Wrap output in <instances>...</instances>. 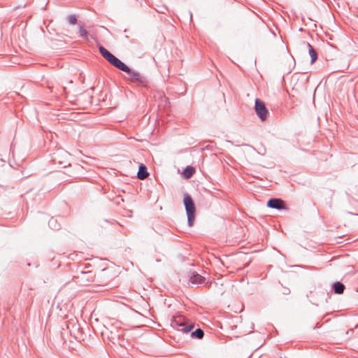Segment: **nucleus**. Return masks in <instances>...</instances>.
<instances>
[{
  "mask_svg": "<svg viewBox=\"0 0 358 358\" xmlns=\"http://www.w3.org/2000/svg\"><path fill=\"white\" fill-rule=\"evenodd\" d=\"M52 161L55 164H58L62 167H66L70 165L69 153L63 148H58L52 155Z\"/></svg>",
  "mask_w": 358,
  "mask_h": 358,
  "instance_id": "1",
  "label": "nucleus"
},
{
  "mask_svg": "<svg viewBox=\"0 0 358 358\" xmlns=\"http://www.w3.org/2000/svg\"><path fill=\"white\" fill-rule=\"evenodd\" d=\"M183 203L187 213L188 225L192 227L194 221L196 211L194 201L189 194H185Z\"/></svg>",
  "mask_w": 358,
  "mask_h": 358,
  "instance_id": "2",
  "label": "nucleus"
},
{
  "mask_svg": "<svg viewBox=\"0 0 358 358\" xmlns=\"http://www.w3.org/2000/svg\"><path fill=\"white\" fill-rule=\"evenodd\" d=\"M66 327L71 336L78 339L81 335L80 325L76 318L71 319L66 322Z\"/></svg>",
  "mask_w": 358,
  "mask_h": 358,
  "instance_id": "3",
  "label": "nucleus"
},
{
  "mask_svg": "<svg viewBox=\"0 0 358 358\" xmlns=\"http://www.w3.org/2000/svg\"><path fill=\"white\" fill-rule=\"evenodd\" d=\"M130 78V80L133 83H137L141 86L146 87L148 85V80L145 77L142 76L139 72L132 71L129 68V71H125Z\"/></svg>",
  "mask_w": 358,
  "mask_h": 358,
  "instance_id": "4",
  "label": "nucleus"
},
{
  "mask_svg": "<svg viewBox=\"0 0 358 358\" xmlns=\"http://www.w3.org/2000/svg\"><path fill=\"white\" fill-rule=\"evenodd\" d=\"M255 109L257 116L260 118L261 120L264 121L266 119L268 110L264 101L259 99H256Z\"/></svg>",
  "mask_w": 358,
  "mask_h": 358,
  "instance_id": "5",
  "label": "nucleus"
},
{
  "mask_svg": "<svg viewBox=\"0 0 358 358\" xmlns=\"http://www.w3.org/2000/svg\"><path fill=\"white\" fill-rule=\"evenodd\" d=\"M267 206L270 208H273L276 210H282L286 209V205L285 201L281 199L278 198H271L267 201Z\"/></svg>",
  "mask_w": 358,
  "mask_h": 358,
  "instance_id": "6",
  "label": "nucleus"
},
{
  "mask_svg": "<svg viewBox=\"0 0 358 358\" xmlns=\"http://www.w3.org/2000/svg\"><path fill=\"white\" fill-rule=\"evenodd\" d=\"M173 325L176 328L178 329V331H180L183 333L189 332L194 327V324H186L183 321H181L180 320H176L174 321Z\"/></svg>",
  "mask_w": 358,
  "mask_h": 358,
  "instance_id": "7",
  "label": "nucleus"
},
{
  "mask_svg": "<svg viewBox=\"0 0 358 358\" xmlns=\"http://www.w3.org/2000/svg\"><path fill=\"white\" fill-rule=\"evenodd\" d=\"M109 63L122 71H129V67L115 56L113 57Z\"/></svg>",
  "mask_w": 358,
  "mask_h": 358,
  "instance_id": "8",
  "label": "nucleus"
},
{
  "mask_svg": "<svg viewBox=\"0 0 358 358\" xmlns=\"http://www.w3.org/2000/svg\"><path fill=\"white\" fill-rule=\"evenodd\" d=\"M189 282L192 285H201L205 282L206 278L199 273H194L189 275Z\"/></svg>",
  "mask_w": 358,
  "mask_h": 358,
  "instance_id": "9",
  "label": "nucleus"
},
{
  "mask_svg": "<svg viewBox=\"0 0 358 358\" xmlns=\"http://www.w3.org/2000/svg\"><path fill=\"white\" fill-rule=\"evenodd\" d=\"M149 173L147 171V167L145 164H141L138 167V171L137 173V178L141 180H143L148 176Z\"/></svg>",
  "mask_w": 358,
  "mask_h": 358,
  "instance_id": "10",
  "label": "nucleus"
},
{
  "mask_svg": "<svg viewBox=\"0 0 358 358\" xmlns=\"http://www.w3.org/2000/svg\"><path fill=\"white\" fill-rule=\"evenodd\" d=\"M99 52L101 53V56L106 59L108 62H110V60L113 58L115 56L113 55L110 52H109L106 48H105L103 46H99Z\"/></svg>",
  "mask_w": 358,
  "mask_h": 358,
  "instance_id": "11",
  "label": "nucleus"
},
{
  "mask_svg": "<svg viewBox=\"0 0 358 358\" xmlns=\"http://www.w3.org/2000/svg\"><path fill=\"white\" fill-rule=\"evenodd\" d=\"M332 289L335 294H341L344 292L345 285L340 282H336L332 285Z\"/></svg>",
  "mask_w": 358,
  "mask_h": 358,
  "instance_id": "12",
  "label": "nucleus"
},
{
  "mask_svg": "<svg viewBox=\"0 0 358 358\" xmlns=\"http://www.w3.org/2000/svg\"><path fill=\"white\" fill-rule=\"evenodd\" d=\"M195 172V169L193 166H187L182 171V176L186 178V179H189L190 178L193 174Z\"/></svg>",
  "mask_w": 358,
  "mask_h": 358,
  "instance_id": "13",
  "label": "nucleus"
},
{
  "mask_svg": "<svg viewBox=\"0 0 358 358\" xmlns=\"http://www.w3.org/2000/svg\"><path fill=\"white\" fill-rule=\"evenodd\" d=\"M306 45L308 48L309 55L311 57V64H313L317 59V53L309 43H307Z\"/></svg>",
  "mask_w": 358,
  "mask_h": 358,
  "instance_id": "14",
  "label": "nucleus"
},
{
  "mask_svg": "<svg viewBox=\"0 0 358 358\" xmlns=\"http://www.w3.org/2000/svg\"><path fill=\"white\" fill-rule=\"evenodd\" d=\"M49 227L54 229V230H58L60 229V224L58 223L57 220L52 217L49 222H48Z\"/></svg>",
  "mask_w": 358,
  "mask_h": 358,
  "instance_id": "15",
  "label": "nucleus"
},
{
  "mask_svg": "<svg viewBox=\"0 0 358 358\" xmlns=\"http://www.w3.org/2000/svg\"><path fill=\"white\" fill-rule=\"evenodd\" d=\"M203 335H204L203 331L200 328L196 329L195 331H194L191 333V336L192 338H196L199 339L202 338L203 337Z\"/></svg>",
  "mask_w": 358,
  "mask_h": 358,
  "instance_id": "16",
  "label": "nucleus"
},
{
  "mask_svg": "<svg viewBox=\"0 0 358 358\" xmlns=\"http://www.w3.org/2000/svg\"><path fill=\"white\" fill-rule=\"evenodd\" d=\"M79 33H80V37L85 40L88 39V33L86 31V29L83 27V26L80 25L79 26Z\"/></svg>",
  "mask_w": 358,
  "mask_h": 358,
  "instance_id": "17",
  "label": "nucleus"
},
{
  "mask_svg": "<svg viewBox=\"0 0 358 358\" xmlns=\"http://www.w3.org/2000/svg\"><path fill=\"white\" fill-rule=\"evenodd\" d=\"M67 20L69 24H75L77 22V17L75 15H70L68 16Z\"/></svg>",
  "mask_w": 358,
  "mask_h": 358,
  "instance_id": "18",
  "label": "nucleus"
},
{
  "mask_svg": "<svg viewBox=\"0 0 358 358\" xmlns=\"http://www.w3.org/2000/svg\"><path fill=\"white\" fill-rule=\"evenodd\" d=\"M290 293V290L289 289H286V290L283 292L284 294H289Z\"/></svg>",
  "mask_w": 358,
  "mask_h": 358,
  "instance_id": "19",
  "label": "nucleus"
},
{
  "mask_svg": "<svg viewBox=\"0 0 358 358\" xmlns=\"http://www.w3.org/2000/svg\"><path fill=\"white\" fill-rule=\"evenodd\" d=\"M189 15L190 20H192V13L190 11L189 12Z\"/></svg>",
  "mask_w": 358,
  "mask_h": 358,
  "instance_id": "20",
  "label": "nucleus"
}]
</instances>
